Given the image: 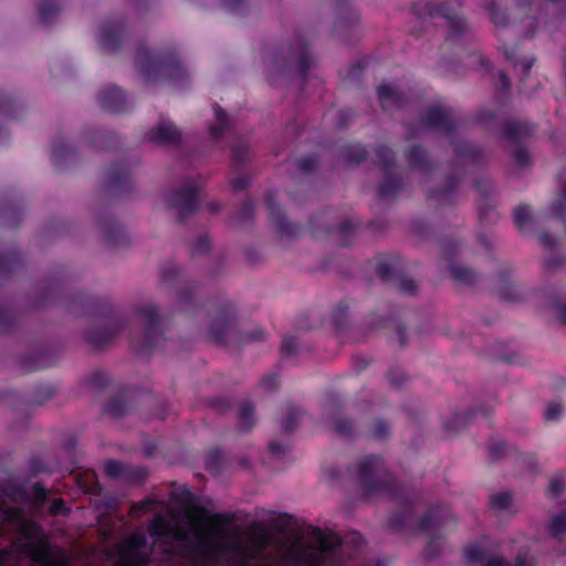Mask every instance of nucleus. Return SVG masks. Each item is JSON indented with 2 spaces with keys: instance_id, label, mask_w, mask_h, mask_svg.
<instances>
[{
  "instance_id": "nucleus-1",
  "label": "nucleus",
  "mask_w": 566,
  "mask_h": 566,
  "mask_svg": "<svg viewBox=\"0 0 566 566\" xmlns=\"http://www.w3.org/2000/svg\"><path fill=\"white\" fill-rule=\"evenodd\" d=\"M189 528H182L175 517L167 518L157 515L150 524L153 536H169L177 541H187L191 535L196 542V553L206 560H213L223 555H233L240 559L255 558V553L248 548L239 537H228L222 534L223 518L216 514L201 523L193 514L188 513Z\"/></svg>"
},
{
  "instance_id": "nucleus-2",
  "label": "nucleus",
  "mask_w": 566,
  "mask_h": 566,
  "mask_svg": "<svg viewBox=\"0 0 566 566\" xmlns=\"http://www.w3.org/2000/svg\"><path fill=\"white\" fill-rule=\"evenodd\" d=\"M339 547L340 539L336 534L314 530L308 544L297 552L296 559L305 566L332 565L337 560Z\"/></svg>"
},
{
  "instance_id": "nucleus-3",
  "label": "nucleus",
  "mask_w": 566,
  "mask_h": 566,
  "mask_svg": "<svg viewBox=\"0 0 566 566\" xmlns=\"http://www.w3.org/2000/svg\"><path fill=\"white\" fill-rule=\"evenodd\" d=\"M464 557L468 563H480L482 566H507L502 557L494 555L489 543L482 541L465 548ZM515 566H532L526 558H517Z\"/></svg>"
},
{
  "instance_id": "nucleus-4",
  "label": "nucleus",
  "mask_w": 566,
  "mask_h": 566,
  "mask_svg": "<svg viewBox=\"0 0 566 566\" xmlns=\"http://www.w3.org/2000/svg\"><path fill=\"white\" fill-rule=\"evenodd\" d=\"M180 132L170 122H163L154 127L147 135L149 142L157 145H175L180 140Z\"/></svg>"
},
{
  "instance_id": "nucleus-5",
  "label": "nucleus",
  "mask_w": 566,
  "mask_h": 566,
  "mask_svg": "<svg viewBox=\"0 0 566 566\" xmlns=\"http://www.w3.org/2000/svg\"><path fill=\"white\" fill-rule=\"evenodd\" d=\"M381 471L382 463L380 459L374 455L364 458L357 464V476L365 486H369V484L373 483V478L378 475Z\"/></svg>"
},
{
  "instance_id": "nucleus-6",
  "label": "nucleus",
  "mask_w": 566,
  "mask_h": 566,
  "mask_svg": "<svg viewBox=\"0 0 566 566\" xmlns=\"http://www.w3.org/2000/svg\"><path fill=\"white\" fill-rule=\"evenodd\" d=\"M168 205L174 208L179 218H184L193 210L196 205V196L192 191L174 193L168 198Z\"/></svg>"
},
{
  "instance_id": "nucleus-7",
  "label": "nucleus",
  "mask_w": 566,
  "mask_h": 566,
  "mask_svg": "<svg viewBox=\"0 0 566 566\" xmlns=\"http://www.w3.org/2000/svg\"><path fill=\"white\" fill-rule=\"evenodd\" d=\"M426 123L431 127H449L451 123L450 113L440 106H434L429 109Z\"/></svg>"
},
{
  "instance_id": "nucleus-8",
  "label": "nucleus",
  "mask_w": 566,
  "mask_h": 566,
  "mask_svg": "<svg viewBox=\"0 0 566 566\" xmlns=\"http://www.w3.org/2000/svg\"><path fill=\"white\" fill-rule=\"evenodd\" d=\"M102 105L109 112H116L123 102V94L117 86H109L101 96Z\"/></svg>"
},
{
  "instance_id": "nucleus-9",
  "label": "nucleus",
  "mask_w": 566,
  "mask_h": 566,
  "mask_svg": "<svg viewBox=\"0 0 566 566\" xmlns=\"http://www.w3.org/2000/svg\"><path fill=\"white\" fill-rule=\"evenodd\" d=\"M378 96L384 108L398 105L400 99L399 93L395 88L385 84L378 87Z\"/></svg>"
},
{
  "instance_id": "nucleus-10",
  "label": "nucleus",
  "mask_w": 566,
  "mask_h": 566,
  "mask_svg": "<svg viewBox=\"0 0 566 566\" xmlns=\"http://www.w3.org/2000/svg\"><path fill=\"white\" fill-rule=\"evenodd\" d=\"M450 273L454 280L465 284H470L474 280V274L464 266L452 265L450 269Z\"/></svg>"
},
{
  "instance_id": "nucleus-11",
  "label": "nucleus",
  "mask_w": 566,
  "mask_h": 566,
  "mask_svg": "<svg viewBox=\"0 0 566 566\" xmlns=\"http://www.w3.org/2000/svg\"><path fill=\"white\" fill-rule=\"evenodd\" d=\"M229 327V319L226 317L217 318L211 327L210 335L212 338H214L217 342L223 340V335Z\"/></svg>"
},
{
  "instance_id": "nucleus-12",
  "label": "nucleus",
  "mask_w": 566,
  "mask_h": 566,
  "mask_svg": "<svg viewBox=\"0 0 566 566\" xmlns=\"http://www.w3.org/2000/svg\"><path fill=\"white\" fill-rule=\"evenodd\" d=\"M531 220L532 214L527 207L521 206L514 210V221L520 229H525Z\"/></svg>"
},
{
  "instance_id": "nucleus-13",
  "label": "nucleus",
  "mask_w": 566,
  "mask_h": 566,
  "mask_svg": "<svg viewBox=\"0 0 566 566\" xmlns=\"http://www.w3.org/2000/svg\"><path fill=\"white\" fill-rule=\"evenodd\" d=\"M146 538L143 534H134L125 542V549L128 554H135L145 545Z\"/></svg>"
},
{
  "instance_id": "nucleus-14",
  "label": "nucleus",
  "mask_w": 566,
  "mask_h": 566,
  "mask_svg": "<svg viewBox=\"0 0 566 566\" xmlns=\"http://www.w3.org/2000/svg\"><path fill=\"white\" fill-rule=\"evenodd\" d=\"M564 411V407L559 402H549L545 410V419L547 421L558 420Z\"/></svg>"
},
{
  "instance_id": "nucleus-15",
  "label": "nucleus",
  "mask_w": 566,
  "mask_h": 566,
  "mask_svg": "<svg viewBox=\"0 0 566 566\" xmlns=\"http://www.w3.org/2000/svg\"><path fill=\"white\" fill-rule=\"evenodd\" d=\"M139 313L145 322H147L153 329L156 323L157 311L153 304H147L139 310Z\"/></svg>"
},
{
  "instance_id": "nucleus-16",
  "label": "nucleus",
  "mask_w": 566,
  "mask_h": 566,
  "mask_svg": "<svg viewBox=\"0 0 566 566\" xmlns=\"http://www.w3.org/2000/svg\"><path fill=\"white\" fill-rule=\"evenodd\" d=\"M559 179L562 182L563 201H558L556 203L555 210L562 218H565L566 214L564 213V210L566 211V170L559 175Z\"/></svg>"
},
{
  "instance_id": "nucleus-17",
  "label": "nucleus",
  "mask_w": 566,
  "mask_h": 566,
  "mask_svg": "<svg viewBox=\"0 0 566 566\" xmlns=\"http://www.w3.org/2000/svg\"><path fill=\"white\" fill-rule=\"evenodd\" d=\"M253 407L251 405H243L240 409V420L243 428H250L253 424Z\"/></svg>"
},
{
  "instance_id": "nucleus-18",
  "label": "nucleus",
  "mask_w": 566,
  "mask_h": 566,
  "mask_svg": "<svg viewBox=\"0 0 566 566\" xmlns=\"http://www.w3.org/2000/svg\"><path fill=\"white\" fill-rule=\"evenodd\" d=\"M512 496L507 493L495 494L491 497V504L493 507L503 510L510 506Z\"/></svg>"
},
{
  "instance_id": "nucleus-19",
  "label": "nucleus",
  "mask_w": 566,
  "mask_h": 566,
  "mask_svg": "<svg viewBox=\"0 0 566 566\" xmlns=\"http://www.w3.org/2000/svg\"><path fill=\"white\" fill-rule=\"evenodd\" d=\"M214 114H216L219 125L210 127L209 130H210L211 136L217 137L218 135H220L222 133L227 120H226V115L219 107L214 108Z\"/></svg>"
},
{
  "instance_id": "nucleus-20",
  "label": "nucleus",
  "mask_w": 566,
  "mask_h": 566,
  "mask_svg": "<svg viewBox=\"0 0 566 566\" xmlns=\"http://www.w3.org/2000/svg\"><path fill=\"white\" fill-rule=\"evenodd\" d=\"M389 433V428L386 422L377 421L373 428V436L377 439H382Z\"/></svg>"
},
{
  "instance_id": "nucleus-21",
  "label": "nucleus",
  "mask_w": 566,
  "mask_h": 566,
  "mask_svg": "<svg viewBox=\"0 0 566 566\" xmlns=\"http://www.w3.org/2000/svg\"><path fill=\"white\" fill-rule=\"evenodd\" d=\"M298 416V412L296 409H291L289 410L287 415H286V418L283 420V429L285 431H290L294 428V424H295V420Z\"/></svg>"
},
{
  "instance_id": "nucleus-22",
  "label": "nucleus",
  "mask_w": 566,
  "mask_h": 566,
  "mask_svg": "<svg viewBox=\"0 0 566 566\" xmlns=\"http://www.w3.org/2000/svg\"><path fill=\"white\" fill-rule=\"evenodd\" d=\"M506 134L511 137H521L527 134V129L525 127H521L517 124H511L507 126Z\"/></svg>"
},
{
  "instance_id": "nucleus-23",
  "label": "nucleus",
  "mask_w": 566,
  "mask_h": 566,
  "mask_svg": "<svg viewBox=\"0 0 566 566\" xmlns=\"http://www.w3.org/2000/svg\"><path fill=\"white\" fill-rule=\"evenodd\" d=\"M105 471L111 476H117L122 472V465L116 461H108L105 463Z\"/></svg>"
},
{
  "instance_id": "nucleus-24",
  "label": "nucleus",
  "mask_w": 566,
  "mask_h": 566,
  "mask_svg": "<svg viewBox=\"0 0 566 566\" xmlns=\"http://www.w3.org/2000/svg\"><path fill=\"white\" fill-rule=\"evenodd\" d=\"M514 160L517 166L524 167L528 164V155L523 149H517L514 154Z\"/></svg>"
},
{
  "instance_id": "nucleus-25",
  "label": "nucleus",
  "mask_w": 566,
  "mask_h": 566,
  "mask_svg": "<svg viewBox=\"0 0 566 566\" xmlns=\"http://www.w3.org/2000/svg\"><path fill=\"white\" fill-rule=\"evenodd\" d=\"M296 348V342L294 338L292 337H289V338H285L282 343V350L285 353V354H292Z\"/></svg>"
},
{
  "instance_id": "nucleus-26",
  "label": "nucleus",
  "mask_w": 566,
  "mask_h": 566,
  "mask_svg": "<svg viewBox=\"0 0 566 566\" xmlns=\"http://www.w3.org/2000/svg\"><path fill=\"white\" fill-rule=\"evenodd\" d=\"M274 222L280 232L284 234H292L290 228L285 227L286 220L283 216H277Z\"/></svg>"
},
{
  "instance_id": "nucleus-27",
  "label": "nucleus",
  "mask_w": 566,
  "mask_h": 566,
  "mask_svg": "<svg viewBox=\"0 0 566 566\" xmlns=\"http://www.w3.org/2000/svg\"><path fill=\"white\" fill-rule=\"evenodd\" d=\"M564 489V484L558 480H552L549 483L548 492L549 494L557 496L562 490Z\"/></svg>"
},
{
  "instance_id": "nucleus-28",
  "label": "nucleus",
  "mask_w": 566,
  "mask_h": 566,
  "mask_svg": "<svg viewBox=\"0 0 566 566\" xmlns=\"http://www.w3.org/2000/svg\"><path fill=\"white\" fill-rule=\"evenodd\" d=\"M400 289L406 293H413L416 291V284L412 281L403 280L400 282Z\"/></svg>"
},
{
  "instance_id": "nucleus-29",
  "label": "nucleus",
  "mask_w": 566,
  "mask_h": 566,
  "mask_svg": "<svg viewBox=\"0 0 566 566\" xmlns=\"http://www.w3.org/2000/svg\"><path fill=\"white\" fill-rule=\"evenodd\" d=\"M300 169L311 170L315 166V161L312 158H304L298 161Z\"/></svg>"
},
{
  "instance_id": "nucleus-30",
  "label": "nucleus",
  "mask_w": 566,
  "mask_h": 566,
  "mask_svg": "<svg viewBox=\"0 0 566 566\" xmlns=\"http://www.w3.org/2000/svg\"><path fill=\"white\" fill-rule=\"evenodd\" d=\"M151 505V501L150 500H145L144 502H142L138 506H134L133 507V514L137 515L140 511H147Z\"/></svg>"
},
{
  "instance_id": "nucleus-31",
  "label": "nucleus",
  "mask_w": 566,
  "mask_h": 566,
  "mask_svg": "<svg viewBox=\"0 0 566 566\" xmlns=\"http://www.w3.org/2000/svg\"><path fill=\"white\" fill-rule=\"evenodd\" d=\"M276 385V377L275 376H271V377H266L263 379L262 381V386L265 388V389H271L272 387H274Z\"/></svg>"
},
{
  "instance_id": "nucleus-32",
  "label": "nucleus",
  "mask_w": 566,
  "mask_h": 566,
  "mask_svg": "<svg viewBox=\"0 0 566 566\" xmlns=\"http://www.w3.org/2000/svg\"><path fill=\"white\" fill-rule=\"evenodd\" d=\"M64 509V503L63 501L61 500H56L53 502L52 506H51V511L54 513V514H59L63 511Z\"/></svg>"
},
{
  "instance_id": "nucleus-33",
  "label": "nucleus",
  "mask_w": 566,
  "mask_h": 566,
  "mask_svg": "<svg viewBox=\"0 0 566 566\" xmlns=\"http://www.w3.org/2000/svg\"><path fill=\"white\" fill-rule=\"evenodd\" d=\"M421 156H422V150L420 148L415 147V148L410 149V151H409L410 159H412L415 161L419 160L421 158Z\"/></svg>"
},
{
  "instance_id": "nucleus-34",
  "label": "nucleus",
  "mask_w": 566,
  "mask_h": 566,
  "mask_svg": "<svg viewBox=\"0 0 566 566\" xmlns=\"http://www.w3.org/2000/svg\"><path fill=\"white\" fill-rule=\"evenodd\" d=\"M40 15H41V18L43 20H48L49 19V11H48V8L44 4H41Z\"/></svg>"
},
{
  "instance_id": "nucleus-35",
  "label": "nucleus",
  "mask_w": 566,
  "mask_h": 566,
  "mask_svg": "<svg viewBox=\"0 0 566 566\" xmlns=\"http://www.w3.org/2000/svg\"><path fill=\"white\" fill-rule=\"evenodd\" d=\"M500 80H501V83L504 87H509L510 85V82H509V78L505 74L503 73H500Z\"/></svg>"
},
{
  "instance_id": "nucleus-36",
  "label": "nucleus",
  "mask_w": 566,
  "mask_h": 566,
  "mask_svg": "<svg viewBox=\"0 0 566 566\" xmlns=\"http://www.w3.org/2000/svg\"><path fill=\"white\" fill-rule=\"evenodd\" d=\"M431 523H432L433 525H437V526H438V525H441V524H443V523H444V518H442V517H433V520L431 521Z\"/></svg>"
},
{
  "instance_id": "nucleus-37",
  "label": "nucleus",
  "mask_w": 566,
  "mask_h": 566,
  "mask_svg": "<svg viewBox=\"0 0 566 566\" xmlns=\"http://www.w3.org/2000/svg\"><path fill=\"white\" fill-rule=\"evenodd\" d=\"M541 240H542V242H543L544 244H546V245L552 244V239H551L547 234L543 235V237L541 238Z\"/></svg>"
},
{
  "instance_id": "nucleus-38",
  "label": "nucleus",
  "mask_w": 566,
  "mask_h": 566,
  "mask_svg": "<svg viewBox=\"0 0 566 566\" xmlns=\"http://www.w3.org/2000/svg\"><path fill=\"white\" fill-rule=\"evenodd\" d=\"M558 317L563 323L566 324V312L558 310Z\"/></svg>"
},
{
  "instance_id": "nucleus-39",
  "label": "nucleus",
  "mask_w": 566,
  "mask_h": 566,
  "mask_svg": "<svg viewBox=\"0 0 566 566\" xmlns=\"http://www.w3.org/2000/svg\"><path fill=\"white\" fill-rule=\"evenodd\" d=\"M533 61H526L523 63V69L525 72H527L532 67Z\"/></svg>"
},
{
  "instance_id": "nucleus-40",
  "label": "nucleus",
  "mask_w": 566,
  "mask_h": 566,
  "mask_svg": "<svg viewBox=\"0 0 566 566\" xmlns=\"http://www.w3.org/2000/svg\"><path fill=\"white\" fill-rule=\"evenodd\" d=\"M270 448H271V450H272L273 452H281V449H280V448H279V446H277L276 443H274V442H272V443L270 444Z\"/></svg>"
},
{
  "instance_id": "nucleus-41",
  "label": "nucleus",
  "mask_w": 566,
  "mask_h": 566,
  "mask_svg": "<svg viewBox=\"0 0 566 566\" xmlns=\"http://www.w3.org/2000/svg\"><path fill=\"white\" fill-rule=\"evenodd\" d=\"M125 558H126V563H129V564L136 563V560L133 557H125Z\"/></svg>"
},
{
  "instance_id": "nucleus-42",
  "label": "nucleus",
  "mask_w": 566,
  "mask_h": 566,
  "mask_svg": "<svg viewBox=\"0 0 566 566\" xmlns=\"http://www.w3.org/2000/svg\"><path fill=\"white\" fill-rule=\"evenodd\" d=\"M336 430H337L338 432H340V433H345V432H346V430H345L344 428H340V427H337V428H336Z\"/></svg>"
},
{
  "instance_id": "nucleus-43",
  "label": "nucleus",
  "mask_w": 566,
  "mask_h": 566,
  "mask_svg": "<svg viewBox=\"0 0 566 566\" xmlns=\"http://www.w3.org/2000/svg\"><path fill=\"white\" fill-rule=\"evenodd\" d=\"M150 331L148 332V334L146 335V338H149L150 337Z\"/></svg>"
}]
</instances>
